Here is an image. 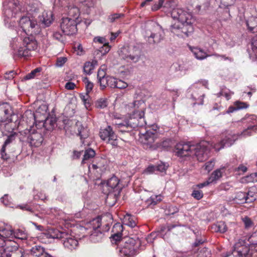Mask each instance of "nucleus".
<instances>
[{
  "label": "nucleus",
  "instance_id": "nucleus-1",
  "mask_svg": "<svg viewBox=\"0 0 257 257\" xmlns=\"http://www.w3.org/2000/svg\"><path fill=\"white\" fill-rule=\"evenodd\" d=\"M207 145L208 143L205 141H201L196 145L179 143L176 145L174 153L176 156L180 158L195 156L199 161L203 162L207 157V155L206 152L203 150V153L200 154L199 149Z\"/></svg>",
  "mask_w": 257,
  "mask_h": 257
},
{
  "label": "nucleus",
  "instance_id": "nucleus-2",
  "mask_svg": "<svg viewBox=\"0 0 257 257\" xmlns=\"http://www.w3.org/2000/svg\"><path fill=\"white\" fill-rule=\"evenodd\" d=\"M254 127H256L254 125L249 126L246 130H244L239 135L228 134L227 136H225L224 138L222 139L218 143L214 145L206 141L208 143V145L205 147L199 149L200 154L203 153L202 151L203 150L206 152L205 153L207 155V157L204 159L203 161L206 160L208 158V154L211 148H214L216 151H218L225 147H230L233 144L234 141L237 139L238 137L241 138L251 136L252 135L251 130Z\"/></svg>",
  "mask_w": 257,
  "mask_h": 257
},
{
  "label": "nucleus",
  "instance_id": "nucleus-3",
  "mask_svg": "<svg viewBox=\"0 0 257 257\" xmlns=\"http://www.w3.org/2000/svg\"><path fill=\"white\" fill-rule=\"evenodd\" d=\"M20 12H25V10L21 8L18 0H6L3 3V14L6 27L14 29L17 27L18 21L15 16Z\"/></svg>",
  "mask_w": 257,
  "mask_h": 257
},
{
  "label": "nucleus",
  "instance_id": "nucleus-4",
  "mask_svg": "<svg viewBox=\"0 0 257 257\" xmlns=\"http://www.w3.org/2000/svg\"><path fill=\"white\" fill-rule=\"evenodd\" d=\"M171 15L173 19L179 20L181 22L183 38L188 37L189 34L193 31L192 25L193 19L192 14L181 9L176 8L171 12Z\"/></svg>",
  "mask_w": 257,
  "mask_h": 257
},
{
  "label": "nucleus",
  "instance_id": "nucleus-5",
  "mask_svg": "<svg viewBox=\"0 0 257 257\" xmlns=\"http://www.w3.org/2000/svg\"><path fill=\"white\" fill-rule=\"evenodd\" d=\"M146 28L145 37L150 44H158L163 40L164 31L158 23L154 22L148 23Z\"/></svg>",
  "mask_w": 257,
  "mask_h": 257
},
{
  "label": "nucleus",
  "instance_id": "nucleus-6",
  "mask_svg": "<svg viewBox=\"0 0 257 257\" xmlns=\"http://www.w3.org/2000/svg\"><path fill=\"white\" fill-rule=\"evenodd\" d=\"M146 108V104L142 100H135L125 106V109L130 114V118L136 121L143 122L144 125L146 123L144 120V110Z\"/></svg>",
  "mask_w": 257,
  "mask_h": 257
},
{
  "label": "nucleus",
  "instance_id": "nucleus-7",
  "mask_svg": "<svg viewBox=\"0 0 257 257\" xmlns=\"http://www.w3.org/2000/svg\"><path fill=\"white\" fill-rule=\"evenodd\" d=\"M50 237L60 239L65 248L69 250L75 249L78 245V241L75 237L67 231L52 229L50 232Z\"/></svg>",
  "mask_w": 257,
  "mask_h": 257
},
{
  "label": "nucleus",
  "instance_id": "nucleus-8",
  "mask_svg": "<svg viewBox=\"0 0 257 257\" xmlns=\"http://www.w3.org/2000/svg\"><path fill=\"white\" fill-rule=\"evenodd\" d=\"M23 45L15 52V56L27 58L31 56L32 51L37 48V42L32 35L24 38Z\"/></svg>",
  "mask_w": 257,
  "mask_h": 257
},
{
  "label": "nucleus",
  "instance_id": "nucleus-9",
  "mask_svg": "<svg viewBox=\"0 0 257 257\" xmlns=\"http://www.w3.org/2000/svg\"><path fill=\"white\" fill-rule=\"evenodd\" d=\"M101 218L97 217L86 224L85 228L89 230V233H90L89 239L93 242H99L103 238V233L98 229L101 224Z\"/></svg>",
  "mask_w": 257,
  "mask_h": 257
},
{
  "label": "nucleus",
  "instance_id": "nucleus-10",
  "mask_svg": "<svg viewBox=\"0 0 257 257\" xmlns=\"http://www.w3.org/2000/svg\"><path fill=\"white\" fill-rule=\"evenodd\" d=\"M119 56L121 59L130 63H136L140 59L141 51L137 47H122L119 51Z\"/></svg>",
  "mask_w": 257,
  "mask_h": 257
},
{
  "label": "nucleus",
  "instance_id": "nucleus-11",
  "mask_svg": "<svg viewBox=\"0 0 257 257\" xmlns=\"http://www.w3.org/2000/svg\"><path fill=\"white\" fill-rule=\"evenodd\" d=\"M208 82L203 81L194 84L189 88V93H191L192 99L196 101L194 104H203L204 94L202 92L203 86L207 88Z\"/></svg>",
  "mask_w": 257,
  "mask_h": 257
},
{
  "label": "nucleus",
  "instance_id": "nucleus-12",
  "mask_svg": "<svg viewBox=\"0 0 257 257\" xmlns=\"http://www.w3.org/2000/svg\"><path fill=\"white\" fill-rule=\"evenodd\" d=\"M6 248L0 250L1 257H23L24 253L22 249L19 248L15 242L11 241L6 245Z\"/></svg>",
  "mask_w": 257,
  "mask_h": 257
},
{
  "label": "nucleus",
  "instance_id": "nucleus-13",
  "mask_svg": "<svg viewBox=\"0 0 257 257\" xmlns=\"http://www.w3.org/2000/svg\"><path fill=\"white\" fill-rule=\"evenodd\" d=\"M99 136L101 140L113 146H117V136L110 125L105 128H101L99 132Z\"/></svg>",
  "mask_w": 257,
  "mask_h": 257
},
{
  "label": "nucleus",
  "instance_id": "nucleus-14",
  "mask_svg": "<svg viewBox=\"0 0 257 257\" xmlns=\"http://www.w3.org/2000/svg\"><path fill=\"white\" fill-rule=\"evenodd\" d=\"M77 23L70 17L63 18L60 27L63 32L67 35L75 34L77 32Z\"/></svg>",
  "mask_w": 257,
  "mask_h": 257
},
{
  "label": "nucleus",
  "instance_id": "nucleus-15",
  "mask_svg": "<svg viewBox=\"0 0 257 257\" xmlns=\"http://www.w3.org/2000/svg\"><path fill=\"white\" fill-rule=\"evenodd\" d=\"M116 128L117 130L122 133H128L131 132L134 128L138 126H143V122L136 121L131 118L130 120L123 121L122 122L115 123Z\"/></svg>",
  "mask_w": 257,
  "mask_h": 257
},
{
  "label": "nucleus",
  "instance_id": "nucleus-16",
  "mask_svg": "<svg viewBox=\"0 0 257 257\" xmlns=\"http://www.w3.org/2000/svg\"><path fill=\"white\" fill-rule=\"evenodd\" d=\"M157 135L147 131L141 137V141L146 149L155 150L159 148L158 143H155Z\"/></svg>",
  "mask_w": 257,
  "mask_h": 257
},
{
  "label": "nucleus",
  "instance_id": "nucleus-17",
  "mask_svg": "<svg viewBox=\"0 0 257 257\" xmlns=\"http://www.w3.org/2000/svg\"><path fill=\"white\" fill-rule=\"evenodd\" d=\"M13 111L11 106L7 103L0 105V122L7 124L12 121Z\"/></svg>",
  "mask_w": 257,
  "mask_h": 257
},
{
  "label": "nucleus",
  "instance_id": "nucleus-18",
  "mask_svg": "<svg viewBox=\"0 0 257 257\" xmlns=\"http://www.w3.org/2000/svg\"><path fill=\"white\" fill-rule=\"evenodd\" d=\"M28 141L31 146L38 147L41 145L43 141V137L40 132L31 130L29 131Z\"/></svg>",
  "mask_w": 257,
  "mask_h": 257
},
{
  "label": "nucleus",
  "instance_id": "nucleus-19",
  "mask_svg": "<svg viewBox=\"0 0 257 257\" xmlns=\"http://www.w3.org/2000/svg\"><path fill=\"white\" fill-rule=\"evenodd\" d=\"M19 25L26 33L27 31L33 33V30L37 26V23L36 21L31 20L29 17L23 16L19 20Z\"/></svg>",
  "mask_w": 257,
  "mask_h": 257
},
{
  "label": "nucleus",
  "instance_id": "nucleus-20",
  "mask_svg": "<svg viewBox=\"0 0 257 257\" xmlns=\"http://www.w3.org/2000/svg\"><path fill=\"white\" fill-rule=\"evenodd\" d=\"M25 12L34 15L41 8V4L38 0H25Z\"/></svg>",
  "mask_w": 257,
  "mask_h": 257
},
{
  "label": "nucleus",
  "instance_id": "nucleus-21",
  "mask_svg": "<svg viewBox=\"0 0 257 257\" xmlns=\"http://www.w3.org/2000/svg\"><path fill=\"white\" fill-rule=\"evenodd\" d=\"M13 230L10 225L6 224L3 222L0 223V236L2 238L6 239V241L10 240L12 241L13 239Z\"/></svg>",
  "mask_w": 257,
  "mask_h": 257
},
{
  "label": "nucleus",
  "instance_id": "nucleus-22",
  "mask_svg": "<svg viewBox=\"0 0 257 257\" xmlns=\"http://www.w3.org/2000/svg\"><path fill=\"white\" fill-rule=\"evenodd\" d=\"M31 253L36 257H54L41 246L35 245L31 249Z\"/></svg>",
  "mask_w": 257,
  "mask_h": 257
},
{
  "label": "nucleus",
  "instance_id": "nucleus-23",
  "mask_svg": "<svg viewBox=\"0 0 257 257\" xmlns=\"http://www.w3.org/2000/svg\"><path fill=\"white\" fill-rule=\"evenodd\" d=\"M40 22L45 27H49L53 21V15L50 11H44L39 17Z\"/></svg>",
  "mask_w": 257,
  "mask_h": 257
},
{
  "label": "nucleus",
  "instance_id": "nucleus-24",
  "mask_svg": "<svg viewBox=\"0 0 257 257\" xmlns=\"http://www.w3.org/2000/svg\"><path fill=\"white\" fill-rule=\"evenodd\" d=\"M123 231V226L120 223H115L112 229L113 233L111 237L116 242L119 241L121 238L122 232Z\"/></svg>",
  "mask_w": 257,
  "mask_h": 257
},
{
  "label": "nucleus",
  "instance_id": "nucleus-25",
  "mask_svg": "<svg viewBox=\"0 0 257 257\" xmlns=\"http://www.w3.org/2000/svg\"><path fill=\"white\" fill-rule=\"evenodd\" d=\"M75 129L77 130V135L80 137V139L87 138L89 136L88 130L86 126L82 125L81 122L77 121L75 125Z\"/></svg>",
  "mask_w": 257,
  "mask_h": 257
},
{
  "label": "nucleus",
  "instance_id": "nucleus-26",
  "mask_svg": "<svg viewBox=\"0 0 257 257\" xmlns=\"http://www.w3.org/2000/svg\"><path fill=\"white\" fill-rule=\"evenodd\" d=\"M106 186L110 188L111 189L109 191V192L111 191L112 189L120 191L122 189V187L119 185V179L114 176L107 180Z\"/></svg>",
  "mask_w": 257,
  "mask_h": 257
},
{
  "label": "nucleus",
  "instance_id": "nucleus-27",
  "mask_svg": "<svg viewBox=\"0 0 257 257\" xmlns=\"http://www.w3.org/2000/svg\"><path fill=\"white\" fill-rule=\"evenodd\" d=\"M249 250L248 247L242 246L240 248L236 249V247L232 251L234 257H250L249 253Z\"/></svg>",
  "mask_w": 257,
  "mask_h": 257
},
{
  "label": "nucleus",
  "instance_id": "nucleus-28",
  "mask_svg": "<svg viewBox=\"0 0 257 257\" xmlns=\"http://www.w3.org/2000/svg\"><path fill=\"white\" fill-rule=\"evenodd\" d=\"M191 50L195 57L198 60H203L209 57V55L201 48L194 47Z\"/></svg>",
  "mask_w": 257,
  "mask_h": 257
},
{
  "label": "nucleus",
  "instance_id": "nucleus-29",
  "mask_svg": "<svg viewBox=\"0 0 257 257\" xmlns=\"http://www.w3.org/2000/svg\"><path fill=\"white\" fill-rule=\"evenodd\" d=\"M181 22L179 20L172 25L170 28V30L172 33L179 37L183 38L184 34H183V31H181Z\"/></svg>",
  "mask_w": 257,
  "mask_h": 257
},
{
  "label": "nucleus",
  "instance_id": "nucleus-30",
  "mask_svg": "<svg viewBox=\"0 0 257 257\" xmlns=\"http://www.w3.org/2000/svg\"><path fill=\"white\" fill-rule=\"evenodd\" d=\"M123 223L124 224L133 228L137 225V218L131 214H126L123 217Z\"/></svg>",
  "mask_w": 257,
  "mask_h": 257
},
{
  "label": "nucleus",
  "instance_id": "nucleus-31",
  "mask_svg": "<svg viewBox=\"0 0 257 257\" xmlns=\"http://www.w3.org/2000/svg\"><path fill=\"white\" fill-rule=\"evenodd\" d=\"M235 199L239 201L240 203H250L254 201L253 198H250L246 193L243 192H238L236 195Z\"/></svg>",
  "mask_w": 257,
  "mask_h": 257
},
{
  "label": "nucleus",
  "instance_id": "nucleus-32",
  "mask_svg": "<svg viewBox=\"0 0 257 257\" xmlns=\"http://www.w3.org/2000/svg\"><path fill=\"white\" fill-rule=\"evenodd\" d=\"M248 30L252 33L257 32V17H251L246 22Z\"/></svg>",
  "mask_w": 257,
  "mask_h": 257
},
{
  "label": "nucleus",
  "instance_id": "nucleus-33",
  "mask_svg": "<svg viewBox=\"0 0 257 257\" xmlns=\"http://www.w3.org/2000/svg\"><path fill=\"white\" fill-rule=\"evenodd\" d=\"M125 242L126 243V244L121 248L120 252L127 256L133 255L135 252L134 245L131 243H127V241H125Z\"/></svg>",
  "mask_w": 257,
  "mask_h": 257
},
{
  "label": "nucleus",
  "instance_id": "nucleus-34",
  "mask_svg": "<svg viewBox=\"0 0 257 257\" xmlns=\"http://www.w3.org/2000/svg\"><path fill=\"white\" fill-rule=\"evenodd\" d=\"M14 140V136L11 135L8 137L7 140L5 141L4 144L3 145L1 150V158L4 160H7L9 158V156L6 153V146L11 143Z\"/></svg>",
  "mask_w": 257,
  "mask_h": 257
},
{
  "label": "nucleus",
  "instance_id": "nucleus-35",
  "mask_svg": "<svg viewBox=\"0 0 257 257\" xmlns=\"http://www.w3.org/2000/svg\"><path fill=\"white\" fill-rule=\"evenodd\" d=\"M163 197L161 195H152L146 201L148 206L153 207L162 201Z\"/></svg>",
  "mask_w": 257,
  "mask_h": 257
},
{
  "label": "nucleus",
  "instance_id": "nucleus-36",
  "mask_svg": "<svg viewBox=\"0 0 257 257\" xmlns=\"http://www.w3.org/2000/svg\"><path fill=\"white\" fill-rule=\"evenodd\" d=\"M67 14L68 15V17H70L76 21L79 16V10L75 6H70L68 7Z\"/></svg>",
  "mask_w": 257,
  "mask_h": 257
},
{
  "label": "nucleus",
  "instance_id": "nucleus-37",
  "mask_svg": "<svg viewBox=\"0 0 257 257\" xmlns=\"http://www.w3.org/2000/svg\"><path fill=\"white\" fill-rule=\"evenodd\" d=\"M97 65V62L96 60H92L91 62L88 61L85 63L83 66L84 72L87 74L92 73V71L95 67Z\"/></svg>",
  "mask_w": 257,
  "mask_h": 257
},
{
  "label": "nucleus",
  "instance_id": "nucleus-38",
  "mask_svg": "<svg viewBox=\"0 0 257 257\" xmlns=\"http://www.w3.org/2000/svg\"><path fill=\"white\" fill-rule=\"evenodd\" d=\"M251 50H248V53L250 57L257 58V36H255L251 40Z\"/></svg>",
  "mask_w": 257,
  "mask_h": 257
},
{
  "label": "nucleus",
  "instance_id": "nucleus-39",
  "mask_svg": "<svg viewBox=\"0 0 257 257\" xmlns=\"http://www.w3.org/2000/svg\"><path fill=\"white\" fill-rule=\"evenodd\" d=\"M16 238L22 240L27 239L28 238L27 233L22 229H18L13 231V238Z\"/></svg>",
  "mask_w": 257,
  "mask_h": 257
},
{
  "label": "nucleus",
  "instance_id": "nucleus-40",
  "mask_svg": "<svg viewBox=\"0 0 257 257\" xmlns=\"http://www.w3.org/2000/svg\"><path fill=\"white\" fill-rule=\"evenodd\" d=\"M212 228L216 232H219L220 233H224L227 230V227L224 222L220 221L214 224L212 226Z\"/></svg>",
  "mask_w": 257,
  "mask_h": 257
},
{
  "label": "nucleus",
  "instance_id": "nucleus-41",
  "mask_svg": "<svg viewBox=\"0 0 257 257\" xmlns=\"http://www.w3.org/2000/svg\"><path fill=\"white\" fill-rule=\"evenodd\" d=\"M222 172L221 169L215 170L211 175L210 177L208 178L209 182L212 183L216 180H218L221 177Z\"/></svg>",
  "mask_w": 257,
  "mask_h": 257
},
{
  "label": "nucleus",
  "instance_id": "nucleus-42",
  "mask_svg": "<svg viewBox=\"0 0 257 257\" xmlns=\"http://www.w3.org/2000/svg\"><path fill=\"white\" fill-rule=\"evenodd\" d=\"M95 155V151L92 149H88L85 150L83 155V158L82 161V164H85L86 161L93 158Z\"/></svg>",
  "mask_w": 257,
  "mask_h": 257
},
{
  "label": "nucleus",
  "instance_id": "nucleus-43",
  "mask_svg": "<svg viewBox=\"0 0 257 257\" xmlns=\"http://www.w3.org/2000/svg\"><path fill=\"white\" fill-rule=\"evenodd\" d=\"M80 97L83 102L85 107L88 109L90 106L91 103L88 93H86L85 94H81L80 95Z\"/></svg>",
  "mask_w": 257,
  "mask_h": 257
},
{
  "label": "nucleus",
  "instance_id": "nucleus-44",
  "mask_svg": "<svg viewBox=\"0 0 257 257\" xmlns=\"http://www.w3.org/2000/svg\"><path fill=\"white\" fill-rule=\"evenodd\" d=\"M107 99L105 98H99L95 102L96 107L99 109L105 108L107 106Z\"/></svg>",
  "mask_w": 257,
  "mask_h": 257
},
{
  "label": "nucleus",
  "instance_id": "nucleus-45",
  "mask_svg": "<svg viewBox=\"0 0 257 257\" xmlns=\"http://www.w3.org/2000/svg\"><path fill=\"white\" fill-rule=\"evenodd\" d=\"M177 226H181V225L180 224H168L166 226H162L160 228V232L161 234H163V233L165 232L166 230L170 231L172 229Z\"/></svg>",
  "mask_w": 257,
  "mask_h": 257
},
{
  "label": "nucleus",
  "instance_id": "nucleus-46",
  "mask_svg": "<svg viewBox=\"0 0 257 257\" xmlns=\"http://www.w3.org/2000/svg\"><path fill=\"white\" fill-rule=\"evenodd\" d=\"M233 94V92H231L228 89H222L217 94V96H224L227 100L230 98L231 95Z\"/></svg>",
  "mask_w": 257,
  "mask_h": 257
},
{
  "label": "nucleus",
  "instance_id": "nucleus-47",
  "mask_svg": "<svg viewBox=\"0 0 257 257\" xmlns=\"http://www.w3.org/2000/svg\"><path fill=\"white\" fill-rule=\"evenodd\" d=\"M56 121L55 119L53 118H48L46 120V121L44 123L45 126L47 127V129L48 130H53L55 125Z\"/></svg>",
  "mask_w": 257,
  "mask_h": 257
},
{
  "label": "nucleus",
  "instance_id": "nucleus-48",
  "mask_svg": "<svg viewBox=\"0 0 257 257\" xmlns=\"http://www.w3.org/2000/svg\"><path fill=\"white\" fill-rule=\"evenodd\" d=\"M256 116L255 115H246L243 118V121L245 123L254 124L256 121Z\"/></svg>",
  "mask_w": 257,
  "mask_h": 257
},
{
  "label": "nucleus",
  "instance_id": "nucleus-49",
  "mask_svg": "<svg viewBox=\"0 0 257 257\" xmlns=\"http://www.w3.org/2000/svg\"><path fill=\"white\" fill-rule=\"evenodd\" d=\"M123 16L124 15L122 14H113L108 16L107 21L109 23H113L120 18L123 17Z\"/></svg>",
  "mask_w": 257,
  "mask_h": 257
},
{
  "label": "nucleus",
  "instance_id": "nucleus-50",
  "mask_svg": "<svg viewBox=\"0 0 257 257\" xmlns=\"http://www.w3.org/2000/svg\"><path fill=\"white\" fill-rule=\"evenodd\" d=\"M41 68H37L32 71L30 73L28 74L25 77V79L29 80L34 78L36 76V73H39L41 71Z\"/></svg>",
  "mask_w": 257,
  "mask_h": 257
},
{
  "label": "nucleus",
  "instance_id": "nucleus-51",
  "mask_svg": "<svg viewBox=\"0 0 257 257\" xmlns=\"http://www.w3.org/2000/svg\"><path fill=\"white\" fill-rule=\"evenodd\" d=\"M83 82L85 84L86 93H89L93 87V84L87 78L83 79Z\"/></svg>",
  "mask_w": 257,
  "mask_h": 257
},
{
  "label": "nucleus",
  "instance_id": "nucleus-52",
  "mask_svg": "<svg viewBox=\"0 0 257 257\" xmlns=\"http://www.w3.org/2000/svg\"><path fill=\"white\" fill-rule=\"evenodd\" d=\"M215 162L214 160H210V161L206 163L203 166V168L205 170L207 171V172H209L214 168Z\"/></svg>",
  "mask_w": 257,
  "mask_h": 257
},
{
  "label": "nucleus",
  "instance_id": "nucleus-53",
  "mask_svg": "<svg viewBox=\"0 0 257 257\" xmlns=\"http://www.w3.org/2000/svg\"><path fill=\"white\" fill-rule=\"evenodd\" d=\"M155 168L156 169V171H159L160 172L164 173L165 172L167 168L168 165L165 164L164 163L161 162L160 164H158L157 166H155Z\"/></svg>",
  "mask_w": 257,
  "mask_h": 257
},
{
  "label": "nucleus",
  "instance_id": "nucleus-54",
  "mask_svg": "<svg viewBox=\"0 0 257 257\" xmlns=\"http://www.w3.org/2000/svg\"><path fill=\"white\" fill-rule=\"evenodd\" d=\"M159 147H162L165 149H167L170 147L172 145V142L170 139H166L164 140L160 143H158Z\"/></svg>",
  "mask_w": 257,
  "mask_h": 257
},
{
  "label": "nucleus",
  "instance_id": "nucleus-55",
  "mask_svg": "<svg viewBox=\"0 0 257 257\" xmlns=\"http://www.w3.org/2000/svg\"><path fill=\"white\" fill-rule=\"evenodd\" d=\"M108 76H106L105 77L99 78L98 79L100 86L102 89H104V88L106 87L108 85Z\"/></svg>",
  "mask_w": 257,
  "mask_h": 257
},
{
  "label": "nucleus",
  "instance_id": "nucleus-56",
  "mask_svg": "<svg viewBox=\"0 0 257 257\" xmlns=\"http://www.w3.org/2000/svg\"><path fill=\"white\" fill-rule=\"evenodd\" d=\"M234 105L235 106L236 110H239L243 108H246L248 107V105L244 102L236 101Z\"/></svg>",
  "mask_w": 257,
  "mask_h": 257
},
{
  "label": "nucleus",
  "instance_id": "nucleus-57",
  "mask_svg": "<svg viewBox=\"0 0 257 257\" xmlns=\"http://www.w3.org/2000/svg\"><path fill=\"white\" fill-rule=\"evenodd\" d=\"M116 79L115 78L111 77V76H108V85L107 86H109L111 88H115V86H116V82L117 81Z\"/></svg>",
  "mask_w": 257,
  "mask_h": 257
},
{
  "label": "nucleus",
  "instance_id": "nucleus-58",
  "mask_svg": "<svg viewBox=\"0 0 257 257\" xmlns=\"http://www.w3.org/2000/svg\"><path fill=\"white\" fill-rule=\"evenodd\" d=\"M115 88L119 89H124L127 87L128 85L126 83L121 80L117 79L116 82Z\"/></svg>",
  "mask_w": 257,
  "mask_h": 257
},
{
  "label": "nucleus",
  "instance_id": "nucleus-59",
  "mask_svg": "<svg viewBox=\"0 0 257 257\" xmlns=\"http://www.w3.org/2000/svg\"><path fill=\"white\" fill-rule=\"evenodd\" d=\"M192 196L194 198L200 200L203 197V194L201 191L194 190L192 193Z\"/></svg>",
  "mask_w": 257,
  "mask_h": 257
},
{
  "label": "nucleus",
  "instance_id": "nucleus-60",
  "mask_svg": "<svg viewBox=\"0 0 257 257\" xmlns=\"http://www.w3.org/2000/svg\"><path fill=\"white\" fill-rule=\"evenodd\" d=\"M106 72H105V68L104 67L102 68V67L100 68L97 72V78L99 79V78H101L103 77H106Z\"/></svg>",
  "mask_w": 257,
  "mask_h": 257
},
{
  "label": "nucleus",
  "instance_id": "nucleus-61",
  "mask_svg": "<svg viewBox=\"0 0 257 257\" xmlns=\"http://www.w3.org/2000/svg\"><path fill=\"white\" fill-rule=\"evenodd\" d=\"M67 59L65 57H60L57 60L56 65L58 67H62L66 63Z\"/></svg>",
  "mask_w": 257,
  "mask_h": 257
},
{
  "label": "nucleus",
  "instance_id": "nucleus-62",
  "mask_svg": "<svg viewBox=\"0 0 257 257\" xmlns=\"http://www.w3.org/2000/svg\"><path fill=\"white\" fill-rule=\"evenodd\" d=\"M93 42L94 43H98L100 44H106L107 43L105 39L103 37H96L93 39Z\"/></svg>",
  "mask_w": 257,
  "mask_h": 257
},
{
  "label": "nucleus",
  "instance_id": "nucleus-63",
  "mask_svg": "<svg viewBox=\"0 0 257 257\" xmlns=\"http://www.w3.org/2000/svg\"><path fill=\"white\" fill-rule=\"evenodd\" d=\"M2 202L3 203V204L6 206L10 205V200L9 199V197L8 195L6 194L2 198H1Z\"/></svg>",
  "mask_w": 257,
  "mask_h": 257
},
{
  "label": "nucleus",
  "instance_id": "nucleus-64",
  "mask_svg": "<svg viewBox=\"0 0 257 257\" xmlns=\"http://www.w3.org/2000/svg\"><path fill=\"white\" fill-rule=\"evenodd\" d=\"M156 172V169L155 166H150L145 171V173L146 174H151L153 173H155Z\"/></svg>",
  "mask_w": 257,
  "mask_h": 257
}]
</instances>
